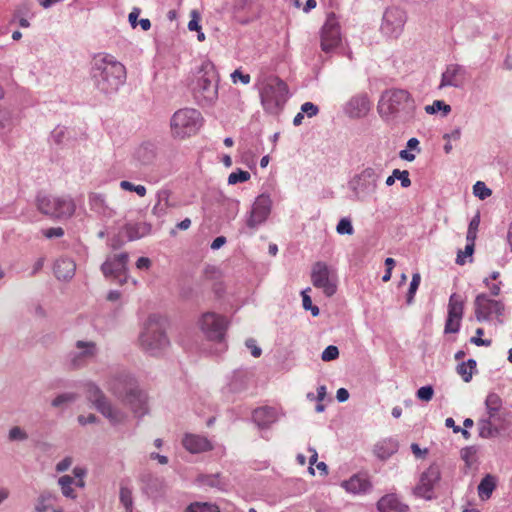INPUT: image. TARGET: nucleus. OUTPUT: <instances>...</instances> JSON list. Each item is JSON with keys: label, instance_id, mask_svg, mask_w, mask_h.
I'll return each instance as SVG.
<instances>
[{"label": "nucleus", "instance_id": "1", "mask_svg": "<svg viewBox=\"0 0 512 512\" xmlns=\"http://www.w3.org/2000/svg\"><path fill=\"white\" fill-rule=\"evenodd\" d=\"M92 77L99 90L112 93L119 89L126 80V68L114 56L99 53L92 61Z\"/></svg>", "mask_w": 512, "mask_h": 512}, {"label": "nucleus", "instance_id": "2", "mask_svg": "<svg viewBox=\"0 0 512 512\" xmlns=\"http://www.w3.org/2000/svg\"><path fill=\"white\" fill-rule=\"evenodd\" d=\"M219 75L215 65L210 60H204L195 74L192 82V94L201 107L212 106L218 98Z\"/></svg>", "mask_w": 512, "mask_h": 512}, {"label": "nucleus", "instance_id": "3", "mask_svg": "<svg viewBox=\"0 0 512 512\" xmlns=\"http://www.w3.org/2000/svg\"><path fill=\"white\" fill-rule=\"evenodd\" d=\"M110 391L129 406L135 417H142L148 412V397L135 379L128 376L115 378L110 383Z\"/></svg>", "mask_w": 512, "mask_h": 512}, {"label": "nucleus", "instance_id": "4", "mask_svg": "<svg viewBox=\"0 0 512 512\" xmlns=\"http://www.w3.org/2000/svg\"><path fill=\"white\" fill-rule=\"evenodd\" d=\"M416 105L408 91L391 89L385 91L378 103V111L382 117L399 116L404 119L412 118Z\"/></svg>", "mask_w": 512, "mask_h": 512}, {"label": "nucleus", "instance_id": "5", "mask_svg": "<svg viewBox=\"0 0 512 512\" xmlns=\"http://www.w3.org/2000/svg\"><path fill=\"white\" fill-rule=\"evenodd\" d=\"M288 86L279 77L266 78L259 88L260 100L264 110L270 114H277L288 98Z\"/></svg>", "mask_w": 512, "mask_h": 512}, {"label": "nucleus", "instance_id": "6", "mask_svg": "<svg viewBox=\"0 0 512 512\" xmlns=\"http://www.w3.org/2000/svg\"><path fill=\"white\" fill-rule=\"evenodd\" d=\"M202 123L203 117L197 109H179L171 117V134L178 139L191 137L199 131Z\"/></svg>", "mask_w": 512, "mask_h": 512}, {"label": "nucleus", "instance_id": "7", "mask_svg": "<svg viewBox=\"0 0 512 512\" xmlns=\"http://www.w3.org/2000/svg\"><path fill=\"white\" fill-rule=\"evenodd\" d=\"M140 344L144 350L152 355L159 354L168 346L169 340L158 320L149 318L144 331L140 335Z\"/></svg>", "mask_w": 512, "mask_h": 512}, {"label": "nucleus", "instance_id": "8", "mask_svg": "<svg viewBox=\"0 0 512 512\" xmlns=\"http://www.w3.org/2000/svg\"><path fill=\"white\" fill-rule=\"evenodd\" d=\"M38 210L48 216L55 218H69L75 212V203L69 197H55L51 195H38Z\"/></svg>", "mask_w": 512, "mask_h": 512}, {"label": "nucleus", "instance_id": "9", "mask_svg": "<svg viewBox=\"0 0 512 512\" xmlns=\"http://www.w3.org/2000/svg\"><path fill=\"white\" fill-rule=\"evenodd\" d=\"M87 398L95 405L97 410L112 424L124 422L127 415L125 412L111 405L101 390L94 384L86 385Z\"/></svg>", "mask_w": 512, "mask_h": 512}, {"label": "nucleus", "instance_id": "10", "mask_svg": "<svg viewBox=\"0 0 512 512\" xmlns=\"http://www.w3.org/2000/svg\"><path fill=\"white\" fill-rule=\"evenodd\" d=\"M342 42L341 25L334 12L328 13L320 30V47L325 53L336 49Z\"/></svg>", "mask_w": 512, "mask_h": 512}, {"label": "nucleus", "instance_id": "11", "mask_svg": "<svg viewBox=\"0 0 512 512\" xmlns=\"http://www.w3.org/2000/svg\"><path fill=\"white\" fill-rule=\"evenodd\" d=\"M311 282L315 288L321 289L327 297L333 296L337 291L336 274L325 262L318 261L313 264Z\"/></svg>", "mask_w": 512, "mask_h": 512}, {"label": "nucleus", "instance_id": "12", "mask_svg": "<svg viewBox=\"0 0 512 512\" xmlns=\"http://www.w3.org/2000/svg\"><path fill=\"white\" fill-rule=\"evenodd\" d=\"M198 324L208 339L215 341L223 339L227 326L224 317L213 312H206L201 316Z\"/></svg>", "mask_w": 512, "mask_h": 512}, {"label": "nucleus", "instance_id": "13", "mask_svg": "<svg viewBox=\"0 0 512 512\" xmlns=\"http://www.w3.org/2000/svg\"><path fill=\"white\" fill-rule=\"evenodd\" d=\"M475 316L478 321L488 320L492 315L501 316L504 311V305L497 300L490 299L482 293L475 298Z\"/></svg>", "mask_w": 512, "mask_h": 512}, {"label": "nucleus", "instance_id": "14", "mask_svg": "<svg viewBox=\"0 0 512 512\" xmlns=\"http://www.w3.org/2000/svg\"><path fill=\"white\" fill-rule=\"evenodd\" d=\"M271 205L272 201L268 195H259L253 203L247 226L253 229L265 222L271 212Z\"/></svg>", "mask_w": 512, "mask_h": 512}, {"label": "nucleus", "instance_id": "15", "mask_svg": "<svg viewBox=\"0 0 512 512\" xmlns=\"http://www.w3.org/2000/svg\"><path fill=\"white\" fill-rule=\"evenodd\" d=\"M380 174L376 169L367 167L363 169L354 179V190L357 194H371L377 189V182Z\"/></svg>", "mask_w": 512, "mask_h": 512}, {"label": "nucleus", "instance_id": "16", "mask_svg": "<svg viewBox=\"0 0 512 512\" xmlns=\"http://www.w3.org/2000/svg\"><path fill=\"white\" fill-rule=\"evenodd\" d=\"M440 479V470L436 465H431L421 475L419 484L415 488V494L425 499L432 498L434 485Z\"/></svg>", "mask_w": 512, "mask_h": 512}, {"label": "nucleus", "instance_id": "17", "mask_svg": "<svg viewBox=\"0 0 512 512\" xmlns=\"http://www.w3.org/2000/svg\"><path fill=\"white\" fill-rule=\"evenodd\" d=\"M74 477H71L69 475L61 476L58 480V484L61 488L62 494L71 499H75L77 497L74 489L72 488L73 485L83 488L85 486L84 476L86 474V471L83 468L75 467L73 469Z\"/></svg>", "mask_w": 512, "mask_h": 512}, {"label": "nucleus", "instance_id": "18", "mask_svg": "<svg viewBox=\"0 0 512 512\" xmlns=\"http://www.w3.org/2000/svg\"><path fill=\"white\" fill-rule=\"evenodd\" d=\"M127 262V253L115 254L102 264L101 269L106 277L120 278L126 271Z\"/></svg>", "mask_w": 512, "mask_h": 512}, {"label": "nucleus", "instance_id": "19", "mask_svg": "<svg viewBox=\"0 0 512 512\" xmlns=\"http://www.w3.org/2000/svg\"><path fill=\"white\" fill-rule=\"evenodd\" d=\"M183 447L192 454L203 453L213 449L212 442L205 436L188 433L182 439Z\"/></svg>", "mask_w": 512, "mask_h": 512}, {"label": "nucleus", "instance_id": "20", "mask_svg": "<svg viewBox=\"0 0 512 512\" xmlns=\"http://www.w3.org/2000/svg\"><path fill=\"white\" fill-rule=\"evenodd\" d=\"M405 22L404 14L399 9H387L383 16L382 29L390 34H398Z\"/></svg>", "mask_w": 512, "mask_h": 512}, {"label": "nucleus", "instance_id": "21", "mask_svg": "<svg viewBox=\"0 0 512 512\" xmlns=\"http://www.w3.org/2000/svg\"><path fill=\"white\" fill-rule=\"evenodd\" d=\"M341 486L347 492L353 494H364L372 488L369 477L363 473L354 474L348 480L343 481Z\"/></svg>", "mask_w": 512, "mask_h": 512}, {"label": "nucleus", "instance_id": "22", "mask_svg": "<svg viewBox=\"0 0 512 512\" xmlns=\"http://www.w3.org/2000/svg\"><path fill=\"white\" fill-rule=\"evenodd\" d=\"M465 80V70L458 64H450L442 74L440 88L445 86L460 87Z\"/></svg>", "mask_w": 512, "mask_h": 512}, {"label": "nucleus", "instance_id": "23", "mask_svg": "<svg viewBox=\"0 0 512 512\" xmlns=\"http://www.w3.org/2000/svg\"><path fill=\"white\" fill-rule=\"evenodd\" d=\"M278 419V412L273 407H260L254 410L253 420L261 428L269 427Z\"/></svg>", "mask_w": 512, "mask_h": 512}, {"label": "nucleus", "instance_id": "24", "mask_svg": "<svg viewBox=\"0 0 512 512\" xmlns=\"http://www.w3.org/2000/svg\"><path fill=\"white\" fill-rule=\"evenodd\" d=\"M371 103L367 95H357L348 103V112L350 116L360 118L369 112Z\"/></svg>", "mask_w": 512, "mask_h": 512}, {"label": "nucleus", "instance_id": "25", "mask_svg": "<svg viewBox=\"0 0 512 512\" xmlns=\"http://www.w3.org/2000/svg\"><path fill=\"white\" fill-rule=\"evenodd\" d=\"M378 510L379 512H406L408 506L400 502L396 495L388 494L378 501Z\"/></svg>", "mask_w": 512, "mask_h": 512}, {"label": "nucleus", "instance_id": "26", "mask_svg": "<svg viewBox=\"0 0 512 512\" xmlns=\"http://www.w3.org/2000/svg\"><path fill=\"white\" fill-rule=\"evenodd\" d=\"M75 270L76 265L70 258H60L54 265V273L58 279L67 280L72 278Z\"/></svg>", "mask_w": 512, "mask_h": 512}, {"label": "nucleus", "instance_id": "27", "mask_svg": "<svg viewBox=\"0 0 512 512\" xmlns=\"http://www.w3.org/2000/svg\"><path fill=\"white\" fill-rule=\"evenodd\" d=\"M496 488V478L487 474L478 485V495L482 500H487L491 497Z\"/></svg>", "mask_w": 512, "mask_h": 512}, {"label": "nucleus", "instance_id": "28", "mask_svg": "<svg viewBox=\"0 0 512 512\" xmlns=\"http://www.w3.org/2000/svg\"><path fill=\"white\" fill-rule=\"evenodd\" d=\"M464 311V301L459 294L453 293L449 298L448 315L454 318H462Z\"/></svg>", "mask_w": 512, "mask_h": 512}, {"label": "nucleus", "instance_id": "29", "mask_svg": "<svg viewBox=\"0 0 512 512\" xmlns=\"http://www.w3.org/2000/svg\"><path fill=\"white\" fill-rule=\"evenodd\" d=\"M76 347L80 350V353L73 359V364L75 366L80 365L83 358L94 356L96 351V345L94 342L78 341L76 343Z\"/></svg>", "mask_w": 512, "mask_h": 512}, {"label": "nucleus", "instance_id": "30", "mask_svg": "<svg viewBox=\"0 0 512 512\" xmlns=\"http://www.w3.org/2000/svg\"><path fill=\"white\" fill-rule=\"evenodd\" d=\"M155 156V150L150 145L140 146L135 153V157L143 165L152 163L155 159Z\"/></svg>", "mask_w": 512, "mask_h": 512}, {"label": "nucleus", "instance_id": "31", "mask_svg": "<svg viewBox=\"0 0 512 512\" xmlns=\"http://www.w3.org/2000/svg\"><path fill=\"white\" fill-rule=\"evenodd\" d=\"M475 368L476 361L474 359H469L467 362H462L457 366V373L461 376L464 382H469L472 379Z\"/></svg>", "mask_w": 512, "mask_h": 512}, {"label": "nucleus", "instance_id": "32", "mask_svg": "<svg viewBox=\"0 0 512 512\" xmlns=\"http://www.w3.org/2000/svg\"><path fill=\"white\" fill-rule=\"evenodd\" d=\"M485 405L489 414V417H494L495 414L500 410L502 406V400L496 393L488 394Z\"/></svg>", "mask_w": 512, "mask_h": 512}, {"label": "nucleus", "instance_id": "33", "mask_svg": "<svg viewBox=\"0 0 512 512\" xmlns=\"http://www.w3.org/2000/svg\"><path fill=\"white\" fill-rule=\"evenodd\" d=\"M186 512H220V509L216 504L208 502H194L186 508Z\"/></svg>", "mask_w": 512, "mask_h": 512}, {"label": "nucleus", "instance_id": "34", "mask_svg": "<svg viewBox=\"0 0 512 512\" xmlns=\"http://www.w3.org/2000/svg\"><path fill=\"white\" fill-rule=\"evenodd\" d=\"M53 495L50 492H43L37 499L35 510L37 512H46L52 505Z\"/></svg>", "mask_w": 512, "mask_h": 512}, {"label": "nucleus", "instance_id": "35", "mask_svg": "<svg viewBox=\"0 0 512 512\" xmlns=\"http://www.w3.org/2000/svg\"><path fill=\"white\" fill-rule=\"evenodd\" d=\"M120 502L123 504L126 512L133 511V498L132 491L130 488L126 486H121L120 488Z\"/></svg>", "mask_w": 512, "mask_h": 512}, {"label": "nucleus", "instance_id": "36", "mask_svg": "<svg viewBox=\"0 0 512 512\" xmlns=\"http://www.w3.org/2000/svg\"><path fill=\"white\" fill-rule=\"evenodd\" d=\"M479 436L482 438H490L494 435L492 423L489 419H482L478 422Z\"/></svg>", "mask_w": 512, "mask_h": 512}, {"label": "nucleus", "instance_id": "37", "mask_svg": "<svg viewBox=\"0 0 512 512\" xmlns=\"http://www.w3.org/2000/svg\"><path fill=\"white\" fill-rule=\"evenodd\" d=\"M479 225H480V216L477 214L471 219V221L469 223L467 236H466L467 242H471V241L475 242Z\"/></svg>", "mask_w": 512, "mask_h": 512}, {"label": "nucleus", "instance_id": "38", "mask_svg": "<svg viewBox=\"0 0 512 512\" xmlns=\"http://www.w3.org/2000/svg\"><path fill=\"white\" fill-rule=\"evenodd\" d=\"M336 231L340 235H352L354 233V228L352 226L351 220L348 218L340 219L336 226Z\"/></svg>", "mask_w": 512, "mask_h": 512}, {"label": "nucleus", "instance_id": "39", "mask_svg": "<svg viewBox=\"0 0 512 512\" xmlns=\"http://www.w3.org/2000/svg\"><path fill=\"white\" fill-rule=\"evenodd\" d=\"M474 194L481 200L486 199L492 194V191L485 185L484 182L477 181L473 186Z\"/></svg>", "mask_w": 512, "mask_h": 512}, {"label": "nucleus", "instance_id": "40", "mask_svg": "<svg viewBox=\"0 0 512 512\" xmlns=\"http://www.w3.org/2000/svg\"><path fill=\"white\" fill-rule=\"evenodd\" d=\"M250 179V173L243 170L232 172L228 177L229 184H237L248 181Z\"/></svg>", "mask_w": 512, "mask_h": 512}, {"label": "nucleus", "instance_id": "41", "mask_svg": "<svg viewBox=\"0 0 512 512\" xmlns=\"http://www.w3.org/2000/svg\"><path fill=\"white\" fill-rule=\"evenodd\" d=\"M421 276L419 273H415L412 276V281L410 283V287L407 293V303L411 304L414 298V295L420 285Z\"/></svg>", "mask_w": 512, "mask_h": 512}, {"label": "nucleus", "instance_id": "42", "mask_svg": "<svg viewBox=\"0 0 512 512\" xmlns=\"http://www.w3.org/2000/svg\"><path fill=\"white\" fill-rule=\"evenodd\" d=\"M461 320L462 318H454L448 315L445 323V333H457L460 329Z\"/></svg>", "mask_w": 512, "mask_h": 512}, {"label": "nucleus", "instance_id": "43", "mask_svg": "<svg viewBox=\"0 0 512 512\" xmlns=\"http://www.w3.org/2000/svg\"><path fill=\"white\" fill-rule=\"evenodd\" d=\"M474 246H475V242H472V241L467 242V244L465 246V250L459 251L457 254V259H456L457 264L463 265L465 263V258L472 256V254L474 252Z\"/></svg>", "mask_w": 512, "mask_h": 512}, {"label": "nucleus", "instance_id": "44", "mask_svg": "<svg viewBox=\"0 0 512 512\" xmlns=\"http://www.w3.org/2000/svg\"><path fill=\"white\" fill-rule=\"evenodd\" d=\"M441 109H443L445 113H448L451 110L449 105H446L443 101H440V100H436L433 102L432 105H427L425 107V111L428 114H434L435 112H437Z\"/></svg>", "mask_w": 512, "mask_h": 512}, {"label": "nucleus", "instance_id": "45", "mask_svg": "<svg viewBox=\"0 0 512 512\" xmlns=\"http://www.w3.org/2000/svg\"><path fill=\"white\" fill-rule=\"evenodd\" d=\"M339 356V350L336 346L330 345L324 349L321 358L323 361H332L337 359Z\"/></svg>", "mask_w": 512, "mask_h": 512}, {"label": "nucleus", "instance_id": "46", "mask_svg": "<svg viewBox=\"0 0 512 512\" xmlns=\"http://www.w3.org/2000/svg\"><path fill=\"white\" fill-rule=\"evenodd\" d=\"M484 334V330L482 328L476 329V336L471 338V342L477 346H486L489 347L492 344L490 339H482L481 336Z\"/></svg>", "mask_w": 512, "mask_h": 512}, {"label": "nucleus", "instance_id": "47", "mask_svg": "<svg viewBox=\"0 0 512 512\" xmlns=\"http://www.w3.org/2000/svg\"><path fill=\"white\" fill-rule=\"evenodd\" d=\"M434 395V390L431 386H423L418 389L417 397L418 399L428 402L432 399Z\"/></svg>", "mask_w": 512, "mask_h": 512}, {"label": "nucleus", "instance_id": "48", "mask_svg": "<svg viewBox=\"0 0 512 512\" xmlns=\"http://www.w3.org/2000/svg\"><path fill=\"white\" fill-rule=\"evenodd\" d=\"M395 179H399L401 181V186L407 188L411 185V180L409 178V172L407 170H399L394 169Z\"/></svg>", "mask_w": 512, "mask_h": 512}, {"label": "nucleus", "instance_id": "49", "mask_svg": "<svg viewBox=\"0 0 512 512\" xmlns=\"http://www.w3.org/2000/svg\"><path fill=\"white\" fill-rule=\"evenodd\" d=\"M231 79L233 83H237L240 81L242 84L247 85L251 81V77L249 74H244L240 69H236L231 74Z\"/></svg>", "mask_w": 512, "mask_h": 512}, {"label": "nucleus", "instance_id": "50", "mask_svg": "<svg viewBox=\"0 0 512 512\" xmlns=\"http://www.w3.org/2000/svg\"><path fill=\"white\" fill-rule=\"evenodd\" d=\"M74 399H75V395H74V394H72V393H65V394H61V395L57 396V397L52 401V406H54V407H60V406H62L64 403L72 402Z\"/></svg>", "mask_w": 512, "mask_h": 512}, {"label": "nucleus", "instance_id": "51", "mask_svg": "<svg viewBox=\"0 0 512 512\" xmlns=\"http://www.w3.org/2000/svg\"><path fill=\"white\" fill-rule=\"evenodd\" d=\"M301 112L307 114L308 117H313L318 114L319 108L312 102H305L301 106Z\"/></svg>", "mask_w": 512, "mask_h": 512}, {"label": "nucleus", "instance_id": "52", "mask_svg": "<svg viewBox=\"0 0 512 512\" xmlns=\"http://www.w3.org/2000/svg\"><path fill=\"white\" fill-rule=\"evenodd\" d=\"M245 344H246V347L248 349H250L251 354H252L253 357L258 358V357L261 356L262 350L257 345V342H256L255 339H253V338L247 339Z\"/></svg>", "mask_w": 512, "mask_h": 512}, {"label": "nucleus", "instance_id": "53", "mask_svg": "<svg viewBox=\"0 0 512 512\" xmlns=\"http://www.w3.org/2000/svg\"><path fill=\"white\" fill-rule=\"evenodd\" d=\"M10 440H25L27 434L18 426L13 427L9 432Z\"/></svg>", "mask_w": 512, "mask_h": 512}, {"label": "nucleus", "instance_id": "54", "mask_svg": "<svg viewBox=\"0 0 512 512\" xmlns=\"http://www.w3.org/2000/svg\"><path fill=\"white\" fill-rule=\"evenodd\" d=\"M158 197V203L154 206L153 210H156L162 201H164L165 206H168L169 198H170V192L168 190H160L157 193Z\"/></svg>", "mask_w": 512, "mask_h": 512}, {"label": "nucleus", "instance_id": "55", "mask_svg": "<svg viewBox=\"0 0 512 512\" xmlns=\"http://www.w3.org/2000/svg\"><path fill=\"white\" fill-rule=\"evenodd\" d=\"M45 237L54 238V237H62L64 235V230L61 227H52L44 232Z\"/></svg>", "mask_w": 512, "mask_h": 512}, {"label": "nucleus", "instance_id": "56", "mask_svg": "<svg viewBox=\"0 0 512 512\" xmlns=\"http://www.w3.org/2000/svg\"><path fill=\"white\" fill-rule=\"evenodd\" d=\"M188 29L190 31H197V32H199L201 30V25L199 24V16L196 12L192 13V18L188 23Z\"/></svg>", "mask_w": 512, "mask_h": 512}, {"label": "nucleus", "instance_id": "57", "mask_svg": "<svg viewBox=\"0 0 512 512\" xmlns=\"http://www.w3.org/2000/svg\"><path fill=\"white\" fill-rule=\"evenodd\" d=\"M311 291V288H306L305 290H303L301 292V295H302V303H303V308L305 310H308L309 308H311L312 306V301H311V297L309 296V292Z\"/></svg>", "mask_w": 512, "mask_h": 512}, {"label": "nucleus", "instance_id": "58", "mask_svg": "<svg viewBox=\"0 0 512 512\" xmlns=\"http://www.w3.org/2000/svg\"><path fill=\"white\" fill-rule=\"evenodd\" d=\"M71 465H72V458L66 457L56 465V470L58 472H64V471L68 470Z\"/></svg>", "mask_w": 512, "mask_h": 512}, {"label": "nucleus", "instance_id": "59", "mask_svg": "<svg viewBox=\"0 0 512 512\" xmlns=\"http://www.w3.org/2000/svg\"><path fill=\"white\" fill-rule=\"evenodd\" d=\"M65 132H66V131H65V129H64V128H60V127L56 128V129L52 132V138H53V140H54L56 143H58V144L62 143L63 138H64V136H65Z\"/></svg>", "mask_w": 512, "mask_h": 512}, {"label": "nucleus", "instance_id": "60", "mask_svg": "<svg viewBox=\"0 0 512 512\" xmlns=\"http://www.w3.org/2000/svg\"><path fill=\"white\" fill-rule=\"evenodd\" d=\"M484 283H485V285L489 288V290H490V292H491V294H492L493 296H498V295H499V293H500V284H501V282H499V283H495V284H490L489 279H488V278H486V279L484 280Z\"/></svg>", "mask_w": 512, "mask_h": 512}, {"label": "nucleus", "instance_id": "61", "mask_svg": "<svg viewBox=\"0 0 512 512\" xmlns=\"http://www.w3.org/2000/svg\"><path fill=\"white\" fill-rule=\"evenodd\" d=\"M151 266V260L147 257H140L136 262L138 269H149Z\"/></svg>", "mask_w": 512, "mask_h": 512}, {"label": "nucleus", "instance_id": "62", "mask_svg": "<svg viewBox=\"0 0 512 512\" xmlns=\"http://www.w3.org/2000/svg\"><path fill=\"white\" fill-rule=\"evenodd\" d=\"M336 398L339 402H345L349 398V392L345 388H339L336 393Z\"/></svg>", "mask_w": 512, "mask_h": 512}, {"label": "nucleus", "instance_id": "63", "mask_svg": "<svg viewBox=\"0 0 512 512\" xmlns=\"http://www.w3.org/2000/svg\"><path fill=\"white\" fill-rule=\"evenodd\" d=\"M78 421L81 425H86L88 423H94L96 421V416L94 414H89L88 416L80 415L78 417Z\"/></svg>", "mask_w": 512, "mask_h": 512}, {"label": "nucleus", "instance_id": "64", "mask_svg": "<svg viewBox=\"0 0 512 512\" xmlns=\"http://www.w3.org/2000/svg\"><path fill=\"white\" fill-rule=\"evenodd\" d=\"M226 243V238L224 236H219L215 238L211 244V248L216 250L222 247Z\"/></svg>", "mask_w": 512, "mask_h": 512}]
</instances>
